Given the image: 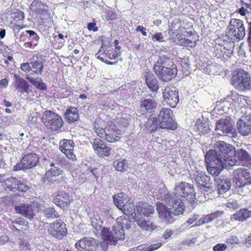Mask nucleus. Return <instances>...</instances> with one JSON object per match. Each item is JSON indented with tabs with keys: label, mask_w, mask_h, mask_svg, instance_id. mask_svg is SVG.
I'll return each instance as SVG.
<instances>
[{
	"label": "nucleus",
	"mask_w": 251,
	"mask_h": 251,
	"mask_svg": "<svg viewBox=\"0 0 251 251\" xmlns=\"http://www.w3.org/2000/svg\"><path fill=\"white\" fill-rule=\"evenodd\" d=\"M100 50H99V51L96 53V57L99 59L100 60H101L102 61L104 62L105 63L108 64V65H115L117 64L116 62H111L108 60H105L104 61V59L103 57H101L100 55Z\"/></svg>",
	"instance_id": "56"
},
{
	"label": "nucleus",
	"mask_w": 251,
	"mask_h": 251,
	"mask_svg": "<svg viewBox=\"0 0 251 251\" xmlns=\"http://www.w3.org/2000/svg\"><path fill=\"white\" fill-rule=\"evenodd\" d=\"M50 234L58 239H62L67 233L66 225L62 222H53L48 229Z\"/></svg>",
	"instance_id": "19"
},
{
	"label": "nucleus",
	"mask_w": 251,
	"mask_h": 251,
	"mask_svg": "<svg viewBox=\"0 0 251 251\" xmlns=\"http://www.w3.org/2000/svg\"><path fill=\"white\" fill-rule=\"evenodd\" d=\"M226 243L228 245L237 244L239 243V239L237 236H232L226 239Z\"/></svg>",
	"instance_id": "51"
},
{
	"label": "nucleus",
	"mask_w": 251,
	"mask_h": 251,
	"mask_svg": "<svg viewBox=\"0 0 251 251\" xmlns=\"http://www.w3.org/2000/svg\"><path fill=\"white\" fill-rule=\"evenodd\" d=\"M232 84L239 91L250 90L251 88V80L249 74L242 69H237L233 72Z\"/></svg>",
	"instance_id": "7"
},
{
	"label": "nucleus",
	"mask_w": 251,
	"mask_h": 251,
	"mask_svg": "<svg viewBox=\"0 0 251 251\" xmlns=\"http://www.w3.org/2000/svg\"><path fill=\"white\" fill-rule=\"evenodd\" d=\"M174 64L171 60L166 55L160 54L158 57V59L154 64L153 69H157L158 68H162L163 66H170V65Z\"/></svg>",
	"instance_id": "31"
},
{
	"label": "nucleus",
	"mask_w": 251,
	"mask_h": 251,
	"mask_svg": "<svg viewBox=\"0 0 251 251\" xmlns=\"http://www.w3.org/2000/svg\"><path fill=\"white\" fill-rule=\"evenodd\" d=\"M233 181L234 183V192L240 195H246L250 192L249 186L251 182V177L248 170L239 168L233 172Z\"/></svg>",
	"instance_id": "4"
},
{
	"label": "nucleus",
	"mask_w": 251,
	"mask_h": 251,
	"mask_svg": "<svg viewBox=\"0 0 251 251\" xmlns=\"http://www.w3.org/2000/svg\"><path fill=\"white\" fill-rule=\"evenodd\" d=\"M120 54V52H118V51H114L112 52L111 53L109 54L108 58L111 59H115Z\"/></svg>",
	"instance_id": "61"
},
{
	"label": "nucleus",
	"mask_w": 251,
	"mask_h": 251,
	"mask_svg": "<svg viewBox=\"0 0 251 251\" xmlns=\"http://www.w3.org/2000/svg\"><path fill=\"white\" fill-rule=\"evenodd\" d=\"M114 166L118 171H124L127 168L126 161V160H116L114 162Z\"/></svg>",
	"instance_id": "43"
},
{
	"label": "nucleus",
	"mask_w": 251,
	"mask_h": 251,
	"mask_svg": "<svg viewBox=\"0 0 251 251\" xmlns=\"http://www.w3.org/2000/svg\"><path fill=\"white\" fill-rule=\"evenodd\" d=\"M175 194L177 197L188 198L195 195L194 188L191 184L181 182L176 185Z\"/></svg>",
	"instance_id": "18"
},
{
	"label": "nucleus",
	"mask_w": 251,
	"mask_h": 251,
	"mask_svg": "<svg viewBox=\"0 0 251 251\" xmlns=\"http://www.w3.org/2000/svg\"><path fill=\"white\" fill-rule=\"evenodd\" d=\"M12 17L15 21H23L25 19L24 13L21 11H17L12 14Z\"/></svg>",
	"instance_id": "47"
},
{
	"label": "nucleus",
	"mask_w": 251,
	"mask_h": 251,
	"mask_svg": "<svg viewBox=\"0 0 251 251\" xmlns=\"http://www.w3.org/2000/svg\"><path fill=\"white\" fill-rule=\"evenodd\" d=\"M42 4L41 1L38 0H33L30 4V8L34 11L38 10L40 8V5Z\"/></svg>",
	"instance_id": "53"
},
{
	"label": "nucleus",
	"mask_w": 251,
	"mask_h": 251,
	"mask_svg": "<svg viewBox=\"0 0 251 251\" xmlns=\"http://www.w3.org/2000/svg\"><path fill=\"white\" fill-rule=\"evenodd\" d=\"M242 6L239 9V13L245 16L246 13H251V0H240Z\"/></svg>",
	"instance_id": "37"
},
{
	"label": "nucleus",
	"mask_w": 251,
	"mask_h": 251,
	"mask_svg": "<svg viewBox=\"0 0 251 251\" xmlns=\"http://www.w3.org/2000/svg\"><path fill=\"white\" fill-rule=\"evenodd\" d=\"M25 32L29 34L30 37H33V39H35L36 42L38 41L39 37L34 31L28 30H26Z\"/></svg>",
	"instance_id": "58"
},
{
	"label": "nucleus",
	"mask_w": 251,
	"mask_h": 251,
	"mask_svg": "<svg viewBox=\"0 0 251 251\" xmlns=\"http://www.w3.org/2000/svg\"><path fill=\"white\" fill-rule=\"evenodd\" d=\"M13 119L10 116H6L2 119V122L5 125H8L12 123Z\"/></svg>",
	"instance_id": "59"
},
{
	"label": "nucleus",
	"mask_w": 251,
	"mask_h": 251,
	"mask_svg": "<svg viewBox=\"0 0 251 251\" xmlns=\"http://www.w3.org/2000/svg\"><path fill=\"white\" fill-rule=\"evenodd\" d=\"M137 224L143 230L152 231L156 228V226L152 223H148L143 218H140L136 220Z\"/></svg>",
	"instance_id": "36"
},
{
	"label": "nucleus",
	"mask_w": 251,
	"mask_h": 251,
	"mask_svg": "<svg viewBox=\"0 0 251 251\" xmlns=\"http://www.w3.org/2000/svg\"><path fill=\"white\" fill-rule=\"evenodd\" d=\"M173 113L171 109L167 108H162L158 115V126L161 128L174 130L177 125L173 120Z\"/></svg>",
	"instance_id": "8"
},
{
	"label": "nucleus",
	"mask_w": 251,
	"mask_h": 251,
	"mask_svg": "<svg viewBox=\"0 0 251 251\" xmlns=\"http://www.w3.org/2000/svg\"><path fill=\"white\" fill-rule=\"evenodd\" d=\"M95 152L100 156H109L111 148L107 146L106 143L100 139H94L92 142Z\"/></svg>",
	"instance_id": "21"
},
{
	"label": "nucleus",
	"mask_w": 251,
	"mask_h": 251,
	"mask_svg": "<svg viewBox=\"0 0 251 251\" xmlns=\"http://www.w3.org/2000/svg\"><path fill=\"white\" fill-rule=\"evenodd\" d=\"M14 83L15 89L19 92L28 94L31 91L29 83L17 74L14 75Z\"/></svg>",
	"instance_id": "22"
},
{
	"label": "nucleus",
	"mask_w": 251,
	"mask_h": 251,
	"mask_svg": "<svg viewBox=\"0 0 251 251\" xmlns=\"http://www.w3.org/2000/svg\"><path fill=\"white\" fill-rule=\"evenodd\" d=\"M120 131L115 125H108L105 127L104 139L109 142H115L120 139Z\"/></svg>",
	"instance_id": "24"
},
{
	"label": "nucleus",
	"mask_w": 251,
	"mask_h": 251,
	"mask_svg": "<svg viewBox=\"0 0 251 251\" xmlns=\"http://www.w3.org/2000/svg\"><path fill=\"white\" fill-rule=\"evenodd\" d=\"M29 187L27 185H25L22 183L20 181H19L18 186L17 187L16 191L25 192L28 189Z\"/></svg>",
	"instance_id": "54"
},
{
	"label": "nucleus",
	"mask_w": 251,
	"mask_h": 251,
	"mask_svg": "<svg viewBox=\"0 0 251 251\" xmlns=\"http://www.w3.org/2000/svg\"><path fill=\"white\" fill-rule=\"evenodd\" d=\"M160 196L157 199L161 201L166 206L171 210V212L176 215H181L184 211L185 206L180 198L172 193H166L165 188L159 190Z\"/></svg>",
	"instance_id": "5"
},
{
	"label": "nucleus",
	"mask_w": 251,
	"mask_h": 251,
	"mask_svg": "<svg viewBox=\"0 0 251 251\" xmlns=\"http://www.w3.org/2000/svg\"><path fill=\"white\" fill-rule=\"evenodd\" d=\"M19 180L14 177H10L5 180V183L7 187L14 192H16Z\"/></svg>",
	"instance_id": "40"
},
{
	"label": "nucleus",
	"mask_w": 251,
	"mask_h": 251,
	"mask_svg": "<svg viewBox=\"0 0 251 251\" xmlns=\"http://www.w3.org/2000/svg\"><path fill=\"white\" fill-rule=\"evenodd\" d=\"M227 248V246L225 244L219 243L213 247L214 251H225Z\"/></svg>",
	"instance_id": "52"
},
{
	"label": "nucleus",
	"mask_w": 251,
	"mask_h": 251,
	"mask_svg": "<svg viewBox=\"0 0 251 251\" xmlns=\"http://www.w3.org/2000/svg\"><path fill=\"white\" fill-rule=\"evenodd\" d=\"M39 156L35 153H28L24 156L21 161L14 167L13 170L30 169L34 167L39 162Z\"/></svg>",
	"instance_id": "13"
},
{
	"label": "nucleus",
	"mask_w": 251,
	"mask_h": 251,
	"mask_svg": "<svg viewBox=\"0 0 251 251\" xmlns=\"http://www.w3.org/2000/svg\"><path fill=\"white\" fill-rule=\"evenodd\" d=\"M152 40L153 41H157L159 42H163L165 41L164 36L161 32L156 33L153 35L152 36Z\"/></svg>",
	"instance_id": "50"
},
{
	"label": "nucleus",
	"mask_w": 251,
	"mask_h": 251,
	"mask_svg": "<svg viewBox=\"0 0 251 251\" xmlns=\"http://www.w3.org/2000/svg\"><path fill=\"white\" fill-rule=\"evenodd\" d=\"M146 83L150 89L152 91H156L158 89L157 80L151 72H148L146 75Z\"/></svg>",
	"instance_id": "30"
},
{
	"label": "nucleus",
	"mask_w": 251,
	"mask_h": 251,
	"mask_svg": "<svg viewBox=\"0 0 251 251\" xmlns=\"http://www.w3.org/2000/svg\"><path fill=\"white\" fill-rule=\"evenodd\" d=\"M77 251H101L98 241L93 238L84 237L75 244Z\"/></svg>",
	"instance_id": "11"
},
{
	"label": "nucleus",
	"mask_w": 251,
	"mask_h": 251,
	"mask_svg": "<svg viewBox=\"0 0 251 251\" xmlns=\"http://www.w3.org/2000/svg\"><path fill=\"white\" fill-rule=\"evenodd\" d=\"M113 198L115 204L119 209L125 203L124 202V194L122 193L113 196Z\"/></svg>",
	"instance_id": "44"
},
{
	"label": "nucleus",
	"mask_w": 251,
	"mask_h": 251,
	"mask_svg": "<svg viewBox=\"0 0 251 251\" xmlns=\"http://www.w3.org/2000/svg\"><path fill=\"white\" fill-rule=\"evenodd\" d=\"M235 159L238 162L235 165H247L251 163V157L248 151L243 149L235 151Z\"/></svg>",
	"instance_id": "26"
},
{
	"label": "nucleus",
	"mask_w": 251,
	"mask_h": 251,
	"mask_svg": "<svg viewBox=\"0 0 251 251\" xmlns=\"http://www.w3.org/2000/svg\"><path fill=\"white\" fill-rule=\"evenodd\" d=\"M199 217V215L198 214H194L191 215V217L189 218V219L186 221V223H188L189 224H193L195 221H196Z\"/></svg>",
	"instance_id": "57"
},
{
	"label": "nucleus",
	"mask_w": 251,
	"mask_h": 251,
	"mask_svg": "<svg viewBox=\"0 0 251 251\" xmlns=\"http://www.w3.org/2000/svg\"><path fill=\"white\" fill-rule=\"evenodd\" d=\"M217 184L218 192L220 194H223L229 190L231 183L230 180L225 177H215L214 179Z\"/></svg>",
	"instance_id": "27"
},
{
	"label": "nucleus",
	"mask_w": 251,
	"mask_h": 251,
	"mask_svg": "<svg viewBox=\"0 0 251 251\" xmlns=\"http://www.w3.org/2000/svg\"><path fill=\"white\" fill-rule=\"evenodd\" d=\"M227 102L230 103L231 108L242 115L237 123L239 132L243 136L249 135L251 133V114L249 112L250 109L248 107L246 99L236 92H231L223 102L224 106Z\"/></svg>",
	"instance_id": "1"
},
{
	"label": "nucleus",
	"mask_w": 251,
	"mask_h": 251,
	"mask_svg": "<svg viewBox=\"0 0 251 251\" xmlns=\"http://www.w3.org/2000/svg\"><path fill=\"white\" fill-rule=\"evenodd\" d=\"M8 80L4 78L0 80V88H6L8 84Z\"/></svg>",
	"instance_id": "63"
},
{
	"label": "nucleus",
	"mask_w": 251,
	"mask_h": 251,
	"mask_svg": "<svg viewBox=\"0 0 251 251\" xmlns=\"http://www.w3.org/2000/svg\"><path fill=\"white\" fill-rule=\"evenodd\" d=\"M158 126V124L156 121V119L153 118L148 120L145 125V127L148 132L151 133L156 130Z\"/></svg>",
	"instance_id": "39"
},
{
	"label": "nucleus",
	"mask_w": 251,
	"mask_h": 251,
	"mask_svg": "<svg viewBox=\"0 0 251 251\" xmlns=\"http://www.w3.org/2000/svg\"><path fill=\"white\" fill-rule=\"evenodd\" d=\"M251 217V211L247 209H242L233 214L232 218L235 220L243 221Z\"/></svg>",
	"instance_id": "32"
},
{
	"label": "nucleus",
	"mask_w": 251,
	"mask_h": 251,
	"mask_svg": "<svg viewBox=\"0 0 251 251\" xmlns=\"http://www.w3.org/2000/svg\"><path fill=\"white\" fill-rule=\"evenodd\" d=\"M154 71L159 79L168 81L176 76L177 70L176 65L172 64L170 66H163L162 68H158Z\"/></svg>",
	"instance_id": "14"
},
{
	"label": "nucleus",
	"mask_w": 251,
	"mask_h": 251,
	"mask_svg": "<svg viewBox=\"0 0 251 251\" xmlns=\"http://www.w3.org/2000/svg\"><path fill=\"white\" fill-rule=\"evenodd\" d=\"M44 124L52 131L59 130L63 125V121L60 116L50 111H46L42 118Z\"/></svg>",
	"instance_id": "10"
},
{
	"label": "nucleus",
	"mask_w": 251,
	"mask_h": 251,
	"mask_svg": "<svg viewBox=\"0 0 251 251\" xmlns=\"http://www.w3.org/2000/svg\"><path fill=\"white\" fill-rule=\"evenodd\" d=\"M9 240V237L5 235H0V244L3 245Z\"/></svg>",
	"instance_id": "60"
},
{
	"label": "nucleus",
	"mask_w": 251,
	"mask_h": 251,
	"mask_svg": "<svg viewBox=\"0 0 251 251\" xmlns=\"http://www.w3.org/2000/svg\"><path fill=\"white\" fill-rule=\"evenodd\" d=\"M72 199L66 193L61 192L58 193L53 199L54 204L61 208H64L70 203Z\"/></svg>",
	"instance_id": "28"
},
{
	"label": "nucleus",
	"mask_w": 251,
	"mask_h": 251,
	"mask_svg": "<svg viewBox=\"0 0 251 251\" xmlns=\"http://www.w3.org/2000/svg\"><path fill=\"white\" fill-rule=\"evenodd\" d=\"M227 207L230 208L235 209L238 207L239 204L237 201H232L227 203Z\"/></svg>",
	"instance_id": "62"
},
{
	"label": "nucleus",
	"mask_w": 251,
	"mask_h": 251,
	"mask_svg": "<svg viewBox=\"0 0 251 251\" xmlns=\"http://www.w3.org/2000/svg\"><path fill=\"white\" fill-rule=\"evenodd\" d=\"M162 246V244L161 243H157L155 244L151 245L149 247L147 248H144L143 249H141V246L138 247V250L139 251H152L158 249Z\"/></svg>",
	"instance_id": "46"
},
{
	"label": "nucleus",
	"mask_w": 251,
	"mask_h": 251,
	"mask_svg": "<svg viewBox=\"0 0 251 251\" xmlns=\"http://www.w3.org/2000/svg\"><path fill=\"white\" fill-rule=\"evenodd\" d=\"M235 149L231 145L224 141H220L215 144V149L209 150L205 156L207 164L213 165L220 161L224 162L227 160L235 159Z\"/></svg>",
	"instance_id": "2"
},
{
	"label": "nucleus",
	"mask_w": 251,
	"mask_h": 251,
	"mask_svg": "<svg viewBox=\"0 0 251 251\" xmlns=\"http://www.w3.org/2000/svg\"><path fill=\"white\" fill-rule=\"evenodd\" d=\"M215 130L219 134H226L232 137H234L236 132L233 122L226 118H222L217 121Z\"/></svg>",
	"instance_id": "12"
},
{
	"label": "nucleus",
	"mask_w": 251,
	"mask_h": 251,
	"mask_svg": "<svg viewBox=\"0 0 251 251\" xmlns=\"http://www.w3.org/2000/svg\"><path fill=\"white\" fill-rule=\"evenodd\" d=\"M74 143L71 140H63L60 141L59 149L66 156L72 160H75L76 157L74 154Z\"/></svg>",
	"instance_id": "23"
},
{
	"label": "nucleus",
	"mask_w": 251,
	"mask_h": 251,
	"mask_svg": "<svg viewBox=\"0 0 251 251\" xmlns=\"http://www.w3.org/2000/svg\"><path fill=\"white\" fill-rule=\"evenodd\" d=\"M193 179L197 187L204 192L213 191V183L209 176L205 172L197 171L194 174Z\"/></svg>",
	"instance_id": "9"
},
{
	"label": "nucleus",
	"mask_w": 251,
	"mask_h": 251,
	"mask_svg": "<svg viewBox=\"0 0 251 251\" xmlns=\"http://www.w3.org/2000/svg\"><path fill=\"white\" fill-rule=\"evenodd\" d=\"M94 130L95 133L101 138H104L105 137V128L103 129L101 127H99V126L94 125Z\"/></svg>",
	"instance_id": "48"
},
{
	"label": "nucleus",
	"mask_w": 251,
	"mask_h": 251,
	"mask_svg": "<svg viewBox=\"0 0 251 251\" xmlns=\"http://www.w3.org/2000/svg\"><path fill=\"white\" fill-rule=\"evenodd\" d=\"M45 216L47 218H55L59 216L53 208L49 207L44 210Z\"/></svg>",
	"instance_id": "45"
},
{
	"label": "nucleus",
	"mask_w": 251,
	"mask_h": 251,
	"mask_svg": "<svg viewBox=\"0 0 251 251\" xmlns=\"http://www.w3.org/2000/svg\"><path fill=\"white\" fill-rule=\"evenodd\" d=\"M146 29L142 26L138 25L136 28V30L137 32L140 31L144 36L147 35V32L146 31Z\"/></svg>",
	"instance_id": "64"
},
{
	"label": "nucleus",
	"mask_w": 251,
	"mask_h": 251,
	"mask_svg": "<svg viewBox=\"0 0 251 251\" xmlns=\"http://www.w3.org/2000/svg\"><path fill=\"white\" fill-rule=\"evenodd\" d=\"M119 209L122 210L124 214L127 216L132 215L133 214L135 215V206L132 202H126Z\"/></svg>",
	"instance_id": "38"
},
{
	"label": "nucleus",
	"mask_w": 251,
	"mask_h": 251,
	"mask_svg": "<svg viewBox=\"0 0 251 251\" xmlns=\"http://www.w3.org/2000/svg\"><path fill=\"white\" fill-rule=\"evenodd\" d=\"M156 107V103L153 99H145L140 102V111L143 115L153 112Z\"/></svg>",
	"instance_id": "25"
},
{
	"label": "nucleus",
	"mask_w": 251,
	"mask_h": 251,
	"mask_svg": "<svg viewBox=\"0 0 251 251\" xmlns=\"http://www.w3.org/2000/svg\"><path fill=\"white\" fill-rule=\"evenodd\" d=\"M228 161L226 160L222 163L220 161V163L214 164L213 165L208 164L207 171L211 175L215 176V177H220L218 176L224 168L233 166L238 162L237 160H232V159Z\"/></svg>",
	"instance_id": "20"
},
{
	"label": "nucleus",
	"mask_w": 251,
	"mask_h": 251,
	"mask_svg": "<svg viewBox=\"0 0 251 251\" xmlns=\"http://www.w3.org/2000/svg\"><path fill=\"white\" fill-rule=\"evenodd\" d=\"M222 212L220 211H217L215 212L206 215L202 217L203 222H204V224L209 223L217 218L220 217L222 214Z\"/></svg>",
	"instance_id": "42"
},
{
	"label": "nucleus",
	"mask_w": 251,
	"mask_h": 251,
	"mask_svg": "<svg viewBox=\"0 0 251 251\" xmlns=\"http://www.w3.org/2000/svg\"><path fill=\"white\" fill-rule=\"evenodd\" d=\"M21 69L25 73L28 72L30 69H31L30 62L22 64L21 66Z\"/></svg>",
	"instance_id": "55"
},
{
	"label": "nucleus",
	"mask_w": 251,
	"mask_h": 251,
	"mask_svg": "<svg viewBox=\"0 0 251 251\" xmlns=\"http://www.w3.org/2000/svg\"><path fill=\"white\" fill-rule=\"evenodd\" d=\"M156 210L159 218L167 224H172L176 220V215L171 212V210L162 202L157 203Z\"/></svg>",
	"instance_id": "16"
},
{
	"label": "nucleus",
	"mask_w": 251,
	"mask_h": 251,
	"mask_svg": "<svg viewBox=\"0 0 251 251\" xmlns=\"http://www.w3.org/2000/svg\"><path fill=\"white\" fill-rule=\"evenodd\" d=\"M59 166L60 165L59 164L51 163L50 168L46 173V176L49 177L56 176L60 175L62 173V170Z\"/></svg>",
	"instance_id": "35"
},
{
	"label": "nucleus",
	"mask_w": 251,
	"mask_h": 251,
	"mask_svg": "<svg viewBox=\"0 0 251 251\" xmlns=\"http://www.w3.org/2000/svg\"><path fill=\"white\" fill-rule=\"evenodd\" d=\"M165 102L171 107H175L178 102V91L173 85L167 86L162 93Z\"/></svg>",
	"instance_id": "15"
},
{
	"label": "nucleus",
	"mask_w": 251,
	"mask_h": 251,
	"mask_svg": "<svg viewBox=\"0 0 251 251\" xmlns=\"http://www.w3.org/2000/svg\"><path fill=\"white\" fill-rule=\"evenodd\" d=\"M137 212L141 215L149 217L154 212L152 206L146 202H139L136 204Z\"/></svg>",
	"instance_id": "29"
},
{
	"label": "nucleus",
	"mask_w": 251,
	"mask_h": 251,
	"mask_svg": "<svg viewBox=\"0 0 251 251\" xmlns=\"http://www.w3.org/2000/svg\"><path fill=\"white\" fill-rule=\"evenodd\" d=\"M246 35L243 22L237 19H232L227 26L226 36L232 42H238L243 39Z\"/></svg>",
	"instance_id": "6"
},
{
	"label": "nucleus",
	"mask_w": 251,
	"mask_h": 251,
	"mask_svg": "<svg viewBox=\"0 0 251 251\" xmlns=\"http://www.w3.org/2000/svg\"><path fill=\"white\" fill-rule=\"evenodd\" d=\"M65 116L69 122H74L78 118L77 110L75 107H72L66 110Z\"/></svg>",
	"instance_id": "34"
},
{
	"label": "nucleus",
	"mask_w": 251,
	"mask_h": 251,
	"mask_svg": "<svg viewBox=\"0 0 251 251\" xmlns=\"http://www.w3.org/2000/svg\"><path fill=\"white\" fill-rule=\"evenodd\" d=\"M95 229L102 236L103 241L100 243L101 251H106L109 244H115L118 240L124 239V231L120 226H113L110 229L97 226Z\"/></svg>",
	"instance_id": "3"
},
{
	"label": "nucleus",
	"mask_w": 251,
	"mask_h": 251,
	"mask_svg": "<svg viewBox=\"0 0 251 251\" xmlns=\"http://www.w3.org/2000/svg\"><path fill=\"white\" fill-rule=\"evenodd\" d=\"M198 129L202 133H208L210 130V128L207 123H201L198 124Z\"/></svg>",
	"instance_id": "49"
},
{
	"label": "nucleus",
	"mask_w": 251,
	"mask_h": 251,
	"mask_svg": "<svg viewBox=\"0 0 251 251\" xmlns=\"http://www.w3.org/2000/svg\"><path fill=\"white\" fill-rule=\"evenodd\" d=\"M26 79L37 89L42 90L47 89L46 84L43 82L41 78H34L32 76L27 75Z\"/></svg>",
	"instance_id": "33"
},
{
	"label": "nucleus",
	"mask_w": 251,
	"mask_h": 251,
	"mask_svg": "<svg viewBox=\"0 0 251 251\" xmlns=\"http://www.w3.org/2000/svg\"><path fill=\"white\" fill-rule=\"evenodd\" d=\"M31 69L35 70L34 73L36 74H41V72L43 68V65L41 58H36V60L33 59L30 62Z\"/></svg>",
	"instance_id": "41"
},
{
	"label": "nucleus",
	"mask_w": 251,
	"mask_h": 251,
	"mask_svg": "<svg viewBox=\"0 0 251 251\" xmlns=\"http://www.w3.org/2000/svg\"><path fill=\"white\" fill-rule=\"evenodd\" d=\"M37 209V203H32L30 205L27 203H23L14 206V209L17 213L20 214L30 220L33 218Z\"/></svg>",
	"instance_id": "17"
}]
</instances>
